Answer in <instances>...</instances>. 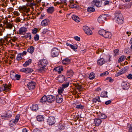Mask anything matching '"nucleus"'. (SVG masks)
Here are the masks:
<instances>
[{
    "instance_id": "f257e3e1",
    "label": "nucleus",
    "mask_w": 132,
    "mask_h": 132,
    "mask_svg": "<svg viewBox=\"0 0 132 132\" xmlns=\"http://www.w3.org/2000/svg\"><path fill=\"white\" fill-rule=\"evenodd\" d=\"M98 33L106 38H110L112 36V34L111 32L104 29L100 30Z\"/></svg>"
},
{
    "instance_id": "f03ea898",
    "label": "nucleus",
    "mask_w": 132,
    "mask_h": 132,
    "mask_svg": "<svg viewBox=\"0 0 132 132\" xmlns=\"http://www.w3.org/2000/svg\"><path fill=\"white\" fill-rule=\"evenodd\" d=\"M115 19L116 20V22L119 24H122L123 23V17L122 14L120 12H115Z\"/></svg>"
},
{
    "instance_id": "7ed1b4c3",
    "label": "nucleus",
    "mask_w": 132,
    "mask_h": 132,
    "mask_svg": "<svg viewBox=\"0 0 132 132\" xmlns=\"http://www.w3.org/2000/svg\"><path fill=\"white\" fill-rule=\"evenodd\" d=\"M11 88V85H8L6 84H3L0 87V93L2 91H3L8 92L10 90Z\"/></svg>"
},
{
    "instance_id": "20e7f679",
    "label": "nucleus",
    "mask_w": 132,
    "mask_h": 132,
    "mask_svg": "<svg viewBox=\"0 0 132 132\" xmlns=\"http://www.w3.org/2000/svg\"><path fill=\"white\" fill-rule=\"evenodd\" d=\"M48 64V62L47 60L43 59L40 60L38 62L39 67H45Z\"/></svg>"
},
{
    "instance_id": "39448f33",
    "label": "nucleus",
    "mask_w": 132,
    "mask_h": 132,
    "mask_svg": "<svg viewBox=\"0 0 132 132\" xmlns=\"http://www.w3.org/2000/svg\"><path fill=\"white\" fill-rule=\"evenodd\" d=\"M59 52L58 50L56 48H54L52 50L51 55L53 57L57 56L59 55Z\"/></svg>"
},
{
    "instance_id": "423d86ee",
    "label": "nucleus",
    "mask_w": 132,
    "mask_h": 132,
    "mask_svg": "<svg viewBox=\"0 0 132 132\" xmlns=\"http://www.w3.org/2000/svg\"><path fill=\"white\" fill-rule=\"evenodd\" d=\"M19 11L21 12H26L28 13L30 11V10L29 9H27V7L25 6H20L18 8Z\"/></svg>"
},
{
    "instance_id": "0eeeda50",
    "label": "nucleus",
    "mask_w": 132,
    "mask_h": 132,
    "mask_svg": "<svg viewBox=\"0 0 132 132\" xmlns=\"http://www.w3.org/2000/svg\"><path fill=\"white\" fill-rule=\"evenodd\" d=\"M83 29L85 33L88 35H90L92 34V32L90 29L87 26H84L83 27Z\"/></svg>"
},
{
    "instance_id": "6e6552de",
    "label": "nucleus",
    "mask_w": 132,
    "mask_h": 132,
    "mask_svg": "<svg viewBox=\"0 0 132 132\" xmlns=\"http://www.w3.org/2000/svg\"><path fill=\"white\" fill-rule=\"evenodd\" d=\"M36 85L35 82L33 81H31L29 82L27 84V86L30 90L34 89Z\"/></svg>"
},
{
    "instance_id": "1a4fd4ad",
    "label": "nucleus",
    "mask_w": 132,
    "mask_h": 132,
    "mask_svg": "<svg viewBox=\"0 0 132 132\" xmlns=\"http://www.w3.org/2000/svg\"><path fill=\"white\" fill-rule=\"evenodd\" d=\"M20 71L22 72H24L26 73H31L34 71L33 69L30 68H25L21 69Z\"/></svg>"
},
{
    "instance_id": "9d476101",
    "label": "nucleus",
    "mask_w": 132,
    "mask_h": 132,
    "mask_svg": "<svg viewBox=\"0 0 132 132\" xmlns=\"http://www.w3.org/2000/svg\"><path fill=\"white\" fill-rule=\"evenodd\" d=\"M47 122L49 125H52L54 124L55 122V118L54 117H50L48 119Z\"/></svg>"
},
{
    "instance_id": "9b49d317",
    "label": "nucleus",
    "mask_w": 132,
    "mask_h": 132,
    "mask_svg": "<svg viewBox=\"0 0 132 132\" xmlns=\"http://www.w3.org/2000/svg\"><path fill=\"white\" fill-rule=\"evenodd\" d=\"M106 17L105 15L100 16L98 19V21L100 23H103L106 20Z\"/></svg>"
},
{
    "instance_id": "f8f14e48",
    "label": "nucleus",
    "mask_w": 132,
    "mask_h": 132,
    "mask_svg": "<svg viewBox=\"0 0 132 132\" xmlns=\"http://www.w3.org/2000/svg\"><path fill=\"white\" fill-rule=\"evenodd\" d=\"M56 102L58 103H61L63 101L62 96L61 94H58L56 97Z\"/></svg>"
},
{
    "instance_id": "ddd939ff",
    "label": "nucleus",
    "mask_w": 132,
    "mask_h": 132,
    "mask_svg": "<svg viewBox=\"0 0 132 132\" xmlns=\"http://www.w3.org/2000/svg\"><path fill=\"white\" fill-rule=\"evenodd\" d=\"M47 102H48L52 103L55 100V97L52 95H49L47 96Z\"/></svg>"
},
{
    "instance_id": "4468645a",
    "label": "nucleus",
    "mask_w": 132,
    "mask_h": 132,
    "mask_svg": "<svg viewBox=\"0 0 132 132\" xmlns=\"http://www.w3.org/2000/svg\"><path fill=\"white\" fill-rule=\"evenodd\" d=\"M27 28L24 27L20 28L19 30V34L20 35L23 34V33H25L27 31Z\"/></svg>"
},
{
    "instance_id": "2eb2a0df",
    "label": "nucleus",
    "mask_w": 132,
    "mask_h": 132,
    "mask_svg": "<svg viewBox=\"0 0 132 132\" xmlns=\"http://www.w3.org/2000/svg\"><path fill=\"white\" fill-rule=\"evenodd\" d=\"M70 59L67 58L63 59L62 61V62L63 65H67L70 63Z\"/></svg>"
},
{
    "instance_id": "dca6fc26",
    "label": "nucleus",
    "mask_w": 132,
    "mask_h": 132,
    "mask_svg": "<svg viewBox=\"0 0 132 132\" xmlns=\"http://www.w3.org/2000/svg\"><path fill=\"white\" fill-rule=\"evenodd\" d=\"M123 89H127L129 87V84L127 82H123L121 84Z\"/></svg>"
},
{
    "instance_id": "f3484780",
    "label": "nucleus",
    "mask_w": 132,
    "mask_h": 132,
    "mask_svg": "<svg viewBox=\"0 0 132 132\" xmlns=\"http://www.w3.org/2000/svg\"><path fill=\"white\" fill-rule=\"evenodd\" d=\"M105 62L104 59L103 58H101L98 60L97 64L98 65H102L105 63Z\"/></svg>"
},
{
    "instance_id": "a211bd4d",
    "label": "nucleus",
    "mask_w": 132,
    "mask_h": 132,
    "mask_svg": "<svg viewBox=\"0 0 132 132\" xmlns=\"http://www.w3.org/2000/svg\"><path fill=\"white\" fill-rule=\"evenodd\" d=\"M49 20L48 19H45L43 20L41 23V25L43 27H45L48 25Z\"/></svg>"
},
{
    "instance_id": "6ab92c4d",
    "label": "nucleus",
    "mask_w": 132,
    "mask_h": 132,
    "mask_svg": "<svg viewBox=\"0 0 132 132\" xmlns=\"http://www.w3.org/2000/svg\"><path fill=\"white\" fill-rule=\"evenodd\" d=\"M14 26L13 24L7 22L5 24V27L6 28L10 29H12Z\"/></svg>"
},
{
    "instance_id": "aec40b11",
    "label": "nucleus",
    "mask_w": 132,
    "mask_h": 132,
    "mask_svg": "<svg viewBox=\"0 0 132 132\" xmlns=\"http://www.w3.org/2000/svg\"><path fill=\"white\" fill-rule=\"evenodd\" d=\"M92 4L93 5H94L98 7H101V5L100 2L98 0H94L92 2Z\"/></svg>"
},
{
    "instance_id": "412c9836",
    "label": "nucleus",
    "mask_w": 132,
    "mask_h": 132,
    "mask_svg": "<svg viewBox=\"0 0 132 132\" xmlns=\"http://www.w3.org/2000/svg\"><path fill=\"white\" fill-rule=\"evenodd\" d=\"M30 109L32 111H36L38 109V106L37 104L32 105V106L30 107Z\"/></svg>"
},
{
    "instance_id": "4be33fe9",
    "label": "nucleus",
    "mask_w": 132,
    "mask_h": 132,
    "mask_svg": "<svg viewBox=\"0 0 132 132\" xmlns=\"http://www.w3.org/2000/svg\"><path fill=\"white\" fill-rule=\"evenodd\" d=\"M72 18L73 20L77 22H80V19L78 16L76 15H73L72 16Z\"/></svg>"
},
{
    "instance_id": "5701e85b",
    "label": "nucleus",
    "mask_w": 132,
    "mask_h": 132,
    "mask_svg": "<svg viewBox=\"0 0 132 132\" xmlns=\"http://www.w3.org/2000/svg\"><path fill=\"white\" fill-rule=\"evenodd\" d=\"M65 79V77L64 76H59L57 80L59 82L62 83L64 81Z\"/></svg>"
},
{
    "instance_id": "b1692460",
    "label": "nucleus",
    "mask_w": 132,
    "mask_h": 132,
    "mask_svg": "<svg viewBox=\"0 0 132 132\" xmlns=\"http://www.w3.org/2000/svg\"><path fill=\"white\" fill-rule=\"evenodd\" d=\"M94 122L95 125L96 126H98L100 125L101 122L102 121L101 119H96L94 120Z\"/></svg>"
},
{
    "instance_id": "393cba45",
    "label": "nucleus",
    "mask_w": 132,
    "mask_h": 132,
    "mask_svg": "<svg viewBox=\"0 0 132 132\" xmlns=\"http://www.w3.org/2000/svg\"><path fill=\"white\" fill-rule=\"evenodd\" d=\"M32 61V60L31 59H29L28 60L26 61L23 64V66L25 67L28 66L31 63Z\"/></svg>"
},
{
    "instance_id": "a878e982",
    "label": "nucleus",
    "mask_w": 132,
    "mask_h": 132,
    "mask_svg": "<svg viewBox=\"0 0 132 132\" xmlns=\"http://www.w3.org/2000/svg\"><path fill=\"white\" fill-rule=\"evenodd\" d=\"M47 101V96L44 95L40 99V102L42 103H44L45 102Z\"/></svg>"
},
{
    "instance_id": "bb28decb",
    "label": "nucleus",
    "mask_w": 132,
    "mask_h": 132,
    "mask_svg": "<svg viewBox=\"0 0 132 132\" xmlns=\"http://www.w3.org/2000/svg\"><path fill=\"white\" fill-rule=\"evenodd\" d=\"M63 70V69L62 67H58L55 68L54 69V71H57L59 73H61V71Z\"/></svg>"
},
{
    "instance_id": "cd10ccee",
    "label": "nucleus",
    "mask_w": 132,
    "mask_h": 132,
    "mask_svg": "<svg viewBox=\"0 0 132 132\" xmlns=\"http://www.w3.org/2000/svg\"><path fill=\"white\" fill-rule=\"evenodd\" d=\"M34 48L32 46L29 47L27 50V51L30 53L32 54L34 52Z\"/></svg>"
},
{
    "instance_id": "c85d7f7f",
    "label": "nucleus",
    "mask_w": 132,
    "mask_h": 132,
    "mask_svg": "<svg viewBox=\"0 0 132 132\" xmlns=\"http://www.w3.org/2000/svg\"><path fill=\"white\" fill-rule=\"evenodd\" d=\"M54 11V8L53 6L50 7H48L47 10V11L48 13L51 14Z\"/></svg>"
},
{
    "instance_id": "c756f323",
    "label": "nucleus",
    "mask_w": 132,
    "mask_h": 132,
    "mask_svg": "<svg viewBox=\"0 0 132 132\" xmlns=\"http://www.w3.org/2000/svg\"><path fill=\"white\" fill-rule=\"evenodd\" d=\"M92 101L93 102V103H95L97 101L99 102H101L100 99V97L99 96H97L95 98H93L92 100Z\"/></svg>"
},
{
    "instance_id": "7c9ffc66",
    "label": "nucleus",
    "mask_w": 132,
    "mask_h": 132,
    "mask_svg": "<svg viewBox=\"0 0 132 132\" xmlns=\"http://www.w3.org/2000/svg\"><path fill=\"white\" fill-rule=\"evenodd\" d=\"M67 73L68 76H72L73 75V72L72 70L70 69L67 70Z\"/></svg>"
},
{
    "instance_id": "2f4dec72",
    "label": "nucleus",
    "mask_w": 132,
    "mask_h": 132,
    "mask_svg": "<svg viewBox=\"0 0 132 132\" xmlns=\"http://www.w3.org/2000/svg\"><path fill=\"white\" fill-rule=\"evenodd\" d=\"M67 0H60V2H56L58 4H63L64 5H66L67 4Z\"/></svg>"
},
{
    "instance_id": "473e14b6",
    "label": "nucleus",
    "mask_w": 132,
    "mask_h": 132,
    "mask_svg": "<svg viewBox=\"0 0 132 132\" xmlns=\"http://www.w3.org/2000/svg\"><path fill=\"white\" fill-rule=\"evenodd\" d=\"M37 119L38 121H41L44 120V118L43 116L39 115L37 117Z\"/></svg>"
},
{
    "instance_id": "72a5a7b5",
    "label": "nucleus",
    "mask_w": 132,
    "mask_h": 132,
    "mask_svg": "<svg viewBox=\"0 0 132 132\" xmlns=\"http://www.w3.org/2000/svg\"><path fill=\"white\" fill-rule=\"evenodd\" d=\"M107 92L105 91H103L101 94V97H107Z\"/></svg>"
},
{
    "instance_id": "f704fd0d",
    "label": "nucleus",
    "mask_w": 132,
    "mask_h": 132,
    "mask_svg": "<svg viewBox=\"0 0 132 132\" xmlns=\"http://www.w3.org/2000/svg\"><path fill=\"white\" fill-rule=\"evenodd\" d=\"M40 68L38 70V72L40 73H43L45 71V67H39Z\"/></svg>"
},
{
    "instance_id": "c9c22d12",
    "label": "nucleus",
    "mask_w": 132,
    "mask_h": 132,
    "mask_svg": "<svg viewBox=\"0 0 132 132\" xmlns=\"http://www.w3.org/2000/svg\"><path fill=\"white\" fill-rule=\"evenodd\" d=\"M95 77V73L93 72H92L90 73L89 75V77L90 80H92Z\"/></svg>"
},
{
    "instance_id": "e433bc0d",
    "label": "nucleus",
    "mask_w": 132,
    "mask_h": 132,
    "mask_svg": "<svg viewBox=\"0 0 132 132\" xmlns=\"http://www.w3.org/2000/svg\"><path fill=\"white\" fill-rule=\"evenodd\" d=\"M76 88L79 90V92L82 91L83 89L82 86L81 85H79V84H78L76 86Z\"/></svg>"
},
{
    "instance_id": "4c0bfd02",
    "label": "nucleus",
    "mask_w": 132,
    "mask_h": 132,
    "mask_svg": "<svg viewBox=\"0 0 132 132\" xmlns=\"http://www.w3.org/2000/svg\"><path fill=\"white\" fill-rule=\"evenodd\" d=\"M12 115V113L10 111H8L6 113V115L5 116V117H10Z\"/></svg>"
},
{
    "instance_id": "58836bf2",
    "label": "nucleus",
    "mask_w": 132,
    "mask_h": 132,
    "mask_svg": "<svg viewBox=\"0 0 132 132\" xmlns=\"http://www.w3.org/2000/svg\"><path fill=\"white\" fill-rule=\"evenodd\" d=\"M69 82H66V83L62 85V88L63 89L68 87L69 86Z\"/></svg>"
},
{
    "instance_id": "ea45409f",
    "label": "nucleus",
    "mask_w": 132,
    "mask_h": 132,
    "mask_svg": "<svg viewBox=\"0 0 132 132\" xmlns=\"http://www.w3.org/2000/svg\"><path fill=\"white\" fill-rule=\"evenodd\" d=\"M127 126L128 128V132H132V125L130 124L129 123H128Z\"/></svg>"
},
{
    "instance_id": "a19ab883",
    "label": "nucleus",
    "mask_w": 132,
    "mask_h": 132,
    "mask_svg": "<svg viewBox=\"0 0 132 132\" xmlns=\"http://www.w3.org/2000/svg\"><path fill=\"white\" fill-rule=\"evenodd\" d=\"M16 73L14 72L11 73L10 74V76L11 78L12 79H15V76H16Z\"/></svg>"
},
{
    "instance_id": "79ce46f5",
    "label": "nucleus",
    "mask_w": 132,
    "mask_h": 132,
    "mask_svg": "<svg viewBox=\"0 0 132 132\" xmlns=\"http://www.w3.org/2000/svg\"><path fill=\"white\" fill-rule=\"evenodd\" d=\"M126 58V57L123 55L121 56L119 58L118 61L119 62H122L124 61Z\"/></svg>"
},
{
    "instance_id": "37998d69",
    "label": "nucleus",
    "mask_w": 132,
    "mask_h": 132,
    "mask_svg": "<svg viewBox=\"0 0 132 132\" xmlns=\"http://www.w3.org/2000/svg\"><path fill=\"white\" fill-rule=\"evenodd\" d=\"M98 115L99 117L102 119H105L106 117V116L105 114L101 113H100Z\"/></svg>"
},
{
    "instance_id": "c03bdc74",
    "label": "nucleus",
    "mask_w": 132,
    "mask_h": 132,
    "mask_svg": "<svg viewBox=\"0 0 132 132\" xmlns=\"http://www.w3.org/2000/svg\"><path fill=\"white\" fill-rule=\"evenodd\" d=\"M88 12H92L94 11L95 9L93 7H89L87 9Z\"/></svg>"
},
{
    "instance_id": "a18cd8bd",
    "label": "nucleus",
    "mask_w": 132,
    "mask_h": 132,
    "mask_svg": "<svg viewBox=\"0 0 132 132\" xmlns=\"http://www.w3.org/2000/svg\"><path fill=\"white\" fill-rule=\"evenodd\" d=\"M125 69V68L122 69H121L122 70L120 72H118V75H120L123 74L124 72H125L126 71Z\"/></svg>"
},
{
    "instance_id": "49530a36",
    "label": "nucleus",
    "mask_w": 132,
    "mask_h": 132,
    "mask_svg": "<svg viewBox=\"0 0 132 132\" xmlns=\"http://www.w3.org/2000/svg\"><path fill=\"white\" fill-rule=\"evenodd\" d=\"M70 3L71 4L69 5V6L71 8H76L77 7L76 4H74L73 3H71V2H70Z\"/></svg>"
},
{
    "instance_id": "de8ad7c7",
    "label": "nucleus",
    "mask_w": 132,
    "mask_h": 132,
    "mask_svg": "<svg viewBox=\"0 0 132 132\" xmlns=\"http://www.w3.org/2000/svg\"><path fill=\"white\" fill-rule=\"evenodd\" d=\"M18 122L14 120H11L10 121V124L15 125Z\"/></svg>"
},
{
    "instance_id": "09e8293b",
    "label": "nucleus",
    "mask_w": 132,
    "mask_h": 132,
    "mask_svg": "<svg viewBox=\"0 0 132 132\" xmlns=\"http://www.w3.org/2000/svg\"><path fill=\"white\" fill-rule=\"evenodd\" d=\"M6 41V39L5 40H1L0 45L2 46H3V45L6 46V44L8 45V44L7 43L5 42Z\"/></svg>"
},
{
    "instance_id": "8fccbe9b",
    "label": "nucleus",
    "mask_w": 132,
    "mask_h": 132,
    "mask_svg": "<svg viewBox=\"0 0 132 132\" xmlns=\"http://www.w3.org/2000/svg\"><path fill=\"white\" fill-rule=\"evenodd\" d=\"M64 91V89L63 88H62V87H60V88L59 89H58V92L59 94H61L63 93Z\"/></svg>"
},
{
    "instance_id": "3c124183",
    "label": "nucleus",
    "mask_w": 132,
    "mask_h": 132,
    "mask_svg": "<svg viewBox=\"0 0 132 132\" xmlns=\"http://www.w3.org/2000/svg\"><path fill=\"white\" fill-rule=\"evenodd\" d=\"M21 55V53L18 54L16 58V59L17 60L19 61L22 59V58Z\"/></svg>"
},
{
    "instance_id": "603ef678",
    "label": "nucleus",
    "mask_w": 132,
    "mask_h": 132,
    "mask_svg": "<svg viewBox=\"0 0 132 132\" xmlns=\"http://www.w3.org/2000/svg\"><path fill=\"white\" fill-rule=\"evenodd\" d=\"M26 38H28L29 40H30L31 38V35L30 33H27L25 35Z\"/></svg>"
},
{
    "instance_id": "864d4df0",
    "label": "nucleus",
    "mask_w": 132,
    "mask_h": 132,
    "mask_svg": "<svg viewBox=\"0 0 132 132\" xmlns=\"http://www.w3.org/2000/svg\"><path fill=\"white\" fill-rule=\"evenodd\" d=\"M109 74V72L108 71H106L101 73L100 76H106Z\"/></svg>"
},
{
    "instance_id": "5fc2aeb1",
    "label": "nucleus",
    "mask_w": 132,
    "mask_h": 132,
    "mask_svg": "<svg viewBox=\"0 0 132 132\" xmlns=\"http://www.w3.org/2000/svg\"><path fill=\"white\" fill-rule=\"evenodd\" d=\"M20 77L21 76L20 75L16 74L15 79L19 80L20 79Z\"/></svg>"
},
{
    "instance_id": "6e6d98bb",
    "label": "nucleus",
    "mask_w": 132,
    "mask_h": 132,
    "mask_svg": "<svg viewBox=\"0 0 132 132\" xmlns=\"http://www.w3.org/2000/svg\"><path fill=\"white\" fill-rule=\"evenodd\" d=\"M34 39L35 41H37L39 39V36L38 35L36 34L35 36Z\"/></svg>"
},
{
    "instance_id": "4d7b16f0",
    "label": "nucleus",
    "mask_w": 132,
    "mask_h": 132,
    "mask_svg": "<svg viewBox=\"0 0 132 132\" xmlns=\"http://www.w3.org/2000/svg\"><path fill=\"white\" fill-rule=\"evenodd\" d=\"M20 117L19 114L17 115L15 117V120L18 122L19 119Z\"/></svg>"
},
{
    "instance_id": "13d9d810",
    "label": "nucleus",
    "mask_w": 132,
    "mask_h": 132,
    "mask_svg": "<svg viewBox=\"0 0 132 132\" xmlns=\"http://www.w3.org/2000/svg\"><path fill=\"white\" fill-rule=\"evenodd\" d=\"M70 47L75 51V50L77 49V47H76L71 44L70 45Z\"/></svg>"
},
{
    "instance_id": "bf43d9fd",
    "label": "nucleus",
    "mask_w": 132,
    "mask_h": 132,
    "mask_svg": "<svg viewBox=\"0 0 132 132\" xmlns=\"http://www.w3.org/2000/svg\"><path fill=\"white\" fill-rule=\"evenodd\" d=\"M76 107L78 109H82L83 108V107L81 104L77 105L76 106Z\"/></svg>"
},
{
    "instance_id": "052dcab7",
    "label": "nucleus",
    "mask_w": 132,
    "mask_h": 132,
    "mask_svg": "<svg viewBox=\"0 0 132 132\" xmlns=\"http://www.w3.org/2000/svg\"><path fill=\"white\" fill-rule=\"evenodd\" d=\"M49 30L47 29H43L42 33L44 34H45L46 32L49 31Z\"/></svg>"
},
{
    "instance_id": "680f3d73",
    "label": "nucleus",
    "mask_w": 132,
    "mask_h": 132,
    "mask_svg": "<svg viewBox=\"0 0 132 132\" xmlns=\"http://www.w3.org/2000/svg\"><path fill=\"white\" fill-rule=\"evenodd\" d=\"M59 128L60 129H63L65 128L64 126L60 124L59 126Z\"/></svg>"
},
{
    "instance_id": "e2e57ef3",
    "label": "nucleus",
    "mask_w": 132,
    "mask_h": 132,
    "mask_svg": "<svg viewBox=\"0 0 132 132\" xmlns=\"http://www.w3.org/2000/svg\"><path fill=\"white\" fill-rule=\"evenodd\" d=\"M127 77L129 79H132V75L129 74L127 76Z\"/></svg>"
},
{
    "instance_id": "0e129e2a",
    "label": "nucleus",
    "mask_w": 132,
    "mask_h": 132,
    "mask_svg": "<svg viewBox=\"0 0 132 132\" xmlns=\"http://www.w3.org/2000/svg\"><path fill=\"white\" fill-rule=\"evenodd\" d=\"M37 29L36 28H35L32 30V33L33 34H36L37 32Z\"/></svg>"
},
{
    "instance_id": "69168bd1",
    "label": "nucleus",
    "mask_w": 132,
    "mask_h": 132,
    "mask_svg": "<svg viewBox=\"0 0 132 132\" xmlns=\"http://www.w3.org/2000/svg\"><path fill=\"white\" fill-rule=\"evenodd\" d=\"M74 38L75 40L77 41H79L80 40V38L78 36H75L74 37Z\"/></svg>"
},
{
    "instance_id": "338daca9",
    "label": "nucleus",
    "mask_w": 132,
    "mask_h": 132,
    "mask_svg": "<svg viewBox=\"0 0 132 132\" xmlns=\"http://www.w3.org/2000/svg\"><path fill=\"white\" fill-rule=\"evenodd\" d=\"M5 103V101L3 100L0 99V104H4Z\"/></svg>"
},
{
    "instance_id": "774afa93",
    "label": "nucleus",
    "mask_w": 132,
    "mask_h": 132,
    "mask_svg": "<svg viewBox=\"0 0 132 132\" xmlns=\"http://www.w3.org/2000/svg\"><path fill=\"white\" fill-rule=\"evenodd\" d=\"M106 79L110 82H112L113 81L111 77H108L106 78Z\"/></svg>"
}]
</instances>
